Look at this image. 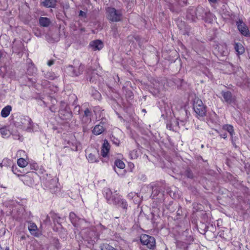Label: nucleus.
<instances>
[{
    "label": "nucleus",
    "instance_id": "obj_1",
    "mask_svg": "<svg viewBox=\"0 0 250 250\" xmlns=\"http://www.w3.org/2000/svg\"><path fill=\"white\" fill-rule=\"evenodd\" d=\"M186 17L191 22H195L197 20L202 19L206 22H210L213 20V15L207 8L199 5L196 8L189 7Z\"/></svg>",
    "mask_w": 250,
    "mask_h": 250
},
{
    "label": "nucleus",
    "instance_id": "obj_2",
    "mask_svg": "<svg viewBox=\"0 0 250 250\" xmlns=\"http://www.w3.org/2000/svg\"><path fill=\"white\" fill-rule=\"evenodd\" d=\"M14 125L18 128L25 129L28 132H32L34 129V123L28 116H21L14 121Z\"/></svg>",
    "mask_w": 250,
    "mask_h": 250
},
{
    "label": "nucleus",
    "instance_id": "obj_3",
    "mask_svg": "<svg viewBox=\"0 0 250 250\" xmlns=\"http://www.w3.org/2000/svg\"><path fill=\"white\" fill-rule=\"evenodd\" d=\"M42 183L44 188L52 193H55L59 190L58 179L52 178L50 175H48L46 174V176L43 175Z\"/></svg>",
    "mask_w": 250,
    "mask_h": 250
},
{
    "label": "nucleus",
    "instance_id": "obj_4",
    "mask_svg": "<svg viewBox=\"0 0 250 250\" xmlns=\"http://www.w3.org/2000/svg\"><path fill=\"white\" fill-rule=\"evenodd\" d=\"M191 230L186 229L181 235L182 241L178 243V246L184 250H188L189 245L194 241L193 237L191 235Z\"/></svg>",
    "mask_w": 250,
    "mask_h": 250
},
{
    "label": "nucleus",
    "instance_id": "obj_5",
    "mask_svg": "<svg viewBox=\"0 0 250 250\" xmlns=\"http://www.w3.org/2000/svg\"><path fill=\"white\" fill-rule=\"evenodd\" d=\"M193 109L197 115L204 117L206 115L207 106L199 98H196L193 101Z\"/></svg>",
    "mask_w": 250,
    "mask_h": 250
},
{
    "label": "nucleus",
    "instance_id": "obj_6",
    "mask_svg": "<svg viewBox=\"0 0 250 250\" xmlns=\"http://www.w3.org/2000/svg\"><path fill=\"white\" fill-rule=\"evenodd\" d=\"M106 15L109 21L117 22L121 20L122 13L121 11L116 10L113 7H108L106 8Z\"/></svg>",
    "mask_w": 250,
    "mask_h": 250
},
{
    "label": "nucleus",
    "instance_id": "obj_7",
    "mask_svg": "<svg viewBox=\"0 0 250 250\" xmlns=\"http://www.w3.org/2000/svg\"><path fill=\"white\" fill-rule=\"evenodd\" d=\"M84 237L89 244L93 245L95 241L99 238V234L95 228H87L84 229Z\"/></svg>",
    "mask_w": 250,
    "mask_h": 250
},
{
    "label": "nucleus",
    "instance_id": "obj_8",
    "mask_svg": "<svg viewBox=\"0 0 250 250\" xmlns=\"http://www.w3.org/2000/svg\"><path fill=\"white\" fill-rule=\"evenodd\" d=\"M140 242L143 245L151 250H154L156 247L155 239L154 237L143 234L140 236Z\"/></svg>",
    "mask_w": 250,
    "mask_h": 250
},
{
    "label": "nucleus",
    "instance_id": "obj_9",
    "mask_svg": "<svg viewBox=\"0 0 250 250\" xmlns=\"http://www.w3.org/2000/svg\"><path fill=\"white\" fill-rule=\"evenodd\" d=\"M84 69V65L80 63L79 66L69 65L67 67L69 74L72 77H78L81 75Z\"/></svg>",
    "mask_w": 250,
    "mask_h": 250
},
{
    "label": "nucleus",
    "instance_id": "obj_10",
    "mask_svg": "<svg viewBox=\"0 0 250 250\" xmlns=\"http://www.w3.org/2000/svg\"><path fill=\"white\" fill-rule=\"evenodd\" d=\"M36 175L37 173L34 171L27 172L25 174L21 175V180L24 184L29 186H32L34 183V176Z\"/></svg>",
    "mask_w": 250,
    "mask_h": 250
},
{
    "label": "nucleus",
    "instance_id": "obj_11",
    "mask_svg": "<svg viewBox=\"0 0 250 250\" xmlns=\"http://www.w3.org/2000/svg\"><path fill=\"white\" fill-rule=\"evenodd\" d=\"M236 25L238 30L242 35L245 37L250 36V30L242 20L239 19L238 21H236Z\"/></svg>",
    "mask_w": 250,
    "mask_h": 250
},
{
    "label": "nucleus",
    "instance_id": "obj_12",
    "mask_svg": "<svg viewBox=\"0 0 250 250\" xmlns=\"http://www.w3.org/2000/svg\"><path fill=\"white\" fill-rule=\"evenodd\" d=\"M113 205L122 208L124 210H126L128 208L127 203L125 199L122 198L121 195H117L116 198H114L112 204Z\"/></svg>",
    "mask_w": 250,
    "mask_h": 250
},
{
    "label": "nucleus",
    "instance_id": "obj_13",
    "mask_svg": "<svg viewBox=\"0 0 250 250\" xmlns=\"http://www.w3.org/2000/svg\"><path fill=\"white\" fill-rule=\"evenodd\" d=\"M59 116L62 120L70 121L73 117V113L69 107L65 109L59 110Z\"/></svg>",
    "mask_w": 250,
    "mask_h": 250
},
{
    "label": "nucleus",
    "instance_id": "obj_14",
    "mask_svg": "<svg viewBox=\"0 0 250 250\" xmlns=\"http://www.w3.org/2000/svg\"><path fill=\"white\" fill-rule=\"evenodd\" d=\"M12 49L13 52L18 54L22 53L23 50H25L23 43L21 40H16L15 39L13 42Z\"/></svg>",
    "mask_w": 250,
    "mask_h": 250
},
{
    "label": "nucleus",
    "instance_id": "obj_15",
    "mask_svg": "<svg viewBox=\"0 0 250 250\" xmlns=\"http://www.w3.org/2000/svg\"><path fill=\"white\" fill-rule=\"evenodd\" d=\"M103 193L104 197L106 199L107 202L109 204H112L114 198H116V196H117L118 194H112V192L111 190L108 188H106L104 189Z\"/></svg>",
    "mask_w": 250,
    "mask_h": 250
},
{
    "label": "nucleus",
    "instance_id": "obj_16",
    "mask_svg": "<svg viewBox=\"0 0 250 250\" xmlns=\"http://www.w3.org/2000/svg\"><path fill=\"white\" fill-rule=\"evenodd\" d=\"M163 191L157 187H153L151 197L152 199H161L163 196Z\"/></svg>",
    "mask_w": 250,
    "mask_h": 250
},
{
    "label": "nucleus",
    "instance_id": "obj_17",
    "mask_svg": "<svg viewBox=\"0 0 250 250\" xmlns=\"http://www.w3.org/2000/svg\"><path fill=\"white\" fill-rule=\"evenodd\" d=\"M215 49L218 52L217 55L220 57L227 56L228 54L227 46L226 44L217 45Z\"/></svg>",
    "mask_w": 250,
    "mask_h": 250
},
{
    "label": "nucleus",
    "instance_id": "obj_18",
    "mask_svg": "<svg viewBox=\"0 0 250 250\" xmlns=\"http://www.w3.org/2000/svg\"><path fill=\"white\" fill-rule=\"evenodd\" d=\"M110 146L106 139H104L102 145L101 155L103 157H106L109 153Z\"/></svg>",
    "mask_w": 250,
    "mask_h": 250
},
{
    "label": "nucleus",
    "instance_id": "obj_19",
    "mask_svg": "<svg viewBox=\"0 0 250 250\" xmlns=\"http://www.w3.org/2000/svg\"><path fill=\"white\" fill-rule=\"evenodd\" d=\"M222 96L225 100V101L228 104H231L234 103V99L233 98L231 92L230 91H224L221 92Z\"/></svg>",
    "mask_w": 250,
    "mask_h": 250
},
{
    "label": "nucleus",
    "instance_id": "obj_20",
    "mask_svg": "<svg viewBox=\"0 0 250 250\" xmlns=\"http://www.w3.org/2000/svg\"><path fill=\"white\" fill-rule=\"evenodd\" d=\"M92 113L91 110L88 108H86L84 110V114L82 118V121L85 123H90L91 121V117Z\"/></svg>",
    "mask_w": 250,
    "mask_h": 250
},
{
    "label": "nucleus",
    "instance_id": "obj_21",
    "mask_svg": "<svg viewBox=\"0 0 250 250\" xmlns=\"http://www.w3.org/2000/svg\"><path fill=\"white\" fill-rule=\"evenodd\" d=\"M89 46L92 47L94 50H100L103 48L104 45L101 40H96L91 42Z\"/></svg>",
    "mask_w": 250,
    "mask_h": 250
},
{
    "label": "nucleus",
    "instance_id": "obj_22",
    "mask_svg": "<svg viewBox=\"0 0 250 250\" xmlns=\"http://www.w3.org/2000/svg\"><path fill=\"white\" fill-rule=\"evenodd\" d=\"M104 129L103 123L101 122L99 125L95 126L92 130V133L95 135H98L102 134L104 131Z\"/></svg>",
    "mask_w": 250,
    "mask_h": 250
},
{
    "label": "nucleus",
    "instance_id": "obj_23",
    "mask_svg": "<svg viewBox=\"0 0 250 250\" xmlns=\"http://www.w3.org/2000/svg\"><path fill=\"white\" fill-rule=\"evenodd\" d=\"M66 147H70L73 151H78L80 147V144L76 140L68 141Z\"/></svg>",
    "mask_w": 250,
    "mask_h": 250
},
{
    "label": "nucleus",
    "instance_id": "obj_24",
    "mask_svg": "<svg viewBox=\"0 0 250 250\" xmlns=\"http://www.w3.org/2000/svg\"><path fill=\"white\" fill-rule=\"evenodd\" d=\"M167 6L169 10L173 13H178L181 11V7L177 3V1L175 4L169 2Z\"/></svg>",
    "mask_w": 250,
    "mask_h": 250
},
{
    "label": "nucleus",
    "instance_id": "obj_25",
    "mask_svg": "<svg viewBox=\"0 0 250 250\" xmlns=\"http://www.w3.org/2000/svg\"><path fill=\"white\" fill-rule=\"evenodd\" d=\"M208 224H206L205 222H200L199 227V231L200 233L203 234H205V233L208 232Z\"/></svg>",
    "mask_w": 250,
    "mask_h": 250
},
{
    "label": "nucleus",
    "instance_id": "obj_26",
    "mask_svg": "<svg viewBox=\"0 0 250 250\" xmlns=\"http://www.w3.org/2000/svg\"><path fill=\"white\" fill-rule=\"evenodd\" d=\"M56 3V0H41V3L46 7H54Z\"/></svg>",
    "mask_w": 250,
    "mask_h": 250
},
{
    "label": "nucleus",
    "instance_id": "obj_27",
    "mask_svg": "<svg viewBox=\"0 0 250 250\" xmlns=\"http://www.w3.org/2000/svg\"><path fill=\"white\" fill-rule=\"evenodd\" d=\"M180 112L184 116V117H182L181 119H177V120H179L181 122L184 123L188 118L189 115H190V113L185 108L181 109Z\"/></svg>",
    "mask_w": 250,
    "mask_h": 250
},
{
    "label": "nucleus",
    "instance_id": "obj_28",
    "mask_svg": "<svg viewBox=\"0 0 250 250\" xmlns=\"http://www.w3.org/2000/svg\"><path fill=\"white\" fill-rule=\"evenodd\" d=\"M12 110V106L7 105L5 106L1 111V116L3 118H6L9 116L11 111Z\"/></svg>",
    "mask_w": 250,
    "mask_h": 250
},
{
    "label": "nucleus",
    "instance_id": "obj_29",
    "mask_svg": "<svg viewBox=\"0 0 250 250\" xmlns=\"http://www.w3.org/2000/svg\"><path fill=\"white\" fill-rule=\"evenodd\" d=\"M234 49L236 52H237L238 55L243 54L245 52V48L240 42L235 43Z\"/></svg>",
    "mask_w": 250,
    "mask_h": 250
},
{
    "label": "nucleus",
    "instance_id": "obj_30",
    "mask_svg": "<svg viewBox=\"0 0 250 250\" xmlns=\"http://www.w3.org/2000/svg\"><path fill=\"white\" fill-rule=\"evenodd\" d=\"M184 175L185 176L188 178L190 179H194V178L196 177L191 169L189 167H187L186 168L184 172Z\"/></svg>",
    "mask_w": 250,
    "mask_h": 250
},
{
    "label": "nucleus",
    "instance_id": "obj_31",
    "mask_svg": "<svg viewBox=\"0 0 250 250\" xmlns=\"http://www.w3.org/2000/svg\"><path fill=\"white\" fill-rule=\"evenodd\" d=\"M39 23L41 26L48 27L50 23V20L49 18L46 17H41L39 19Z\"/></svg>",
    "mask_w": 250,
    "mask_h": 250
},
{
    "label": "nucleus",
    "instance_id": "obj_32",
    "mask_svg": "<svg viewBox=\"0 0 250 250\" xmlns=\"http://www.w3.org/2000/svg\"><path fill=\"white\" fill-rule=\"evenodd\" d=\"M28 223L29 224L28 227V229L31 234L32 235L36 234L38 229L35 223H31L30 222H28Z\"/></svg>",
    "mask_w": 250,
    "mask_h": 250
},
{
    "label": "nucleus",
    "instance_id": "obj_33",
    "mask_svg": "<svg viewBox=\"0 0 250 250\" xmlns=\"http://www.w3.org/2000/svg\"><path fill=\"white\" fill-rule=\"evenodd\" d=\"M69 218L73 226L74 227H77L78 225L77 221L79 220V219L73 212H71L70 213Z\"/></svg>",
    "mask_w": 250,
    "mask_h": 250
},
{
    "label": "nucleus",
    "instance_id": "obj_34",
    "mask_svg": "<svg viewBox=\"0 0 250 250\" xmlns=\"http://www.w3.org/2000/svg\"><path fill=\"white\" fill-rule=\"evenodd\" d=\"M88 161L91 163H97L99 162L98 157H97L94 154L92 153H89L86 156Z\"/></svg>",
    "mask_w": 250,
    "mask_h": 250
},
{
    "label": "nucleus",
    "instance_id": "obj_35",
    "mask_svg": "<svg viewBox=\"0 0 250 250\" xmlns=\"http://www.w3.org/2000/svg\"><path fill=\"white\" fill-rule=\"evenodd\" d=\"M50 217L53 220L54 223H57L59 225H61L60 222H59L60 219H61L60 217H59L58 214L53 211H51L49 213Z\"/></svg>",
    "mask_w": 250,
    "mask_h": 250
},
{
    "label": "nucleus",
    "instance_id": "obj_36",
    "mask_svg": "<svg viewBox=\"0 0 250 250\" xmlns=\"http://www.w3.org/2000/svg\"><path fill=\"white\" fill-rule=\"evenodd\" d=\"M114 165L117 168L120 169H123L125 167V164L123 161L120 159H117L114 162Z\"/></svg>",
    "mask_w": 250,
    "mask_h": 250
},
{
    "label": "nucleus",
    "instance_id": "obj_37",
    "mask_svg": "<svg viewBox=\"0 0 250 250\" xmlns=\"http://www.w3.org/2000/svg\"><path fill=\"white\" fill-rule=\"evenodd\" d=\"M223 129L227 131L231 136H232L234 133V129L232 125H226L223 126Z\"/></svg>",
    "mask_w": 250,
    "mask_h": 250
},
{
    "label": "nucleus",
    "instance_id": "obj_38",
    "mask_svg": "<svg viewBox=\"0 0 250 250\" xmlns=\"http://www.w3.org/2000/svg\"><path fill=\"white\" fill-rule=\"evenodd\" d=\"M72 101V105H75L77 104L78 99L77 97L74 94H71L69 95L68 102L70 104Z\"/></svg>",
    "mask_w": 250,
    "mask_h": 250
},
{
    "label": "nucleus",
    "instance_id": "obj_39",
    "mask_svg": "<svg viewBox=\"0 0 250 250\" xmlns=\"http://www.w3.org/2000/svg\"><path fill=\"white\" fill-rule=\"evenodd\" d=\"M17 164L19 167H24L27 166L28 163L24 159L21 158L18 159Z\"/></svg>",
    "mask_w": 250,
    "mask_h": 250
},
{
    "label": "nucleus",
    "instance_id": "obj_40",
    "mask_svg": "<svg viewBox=\"0 0 250 250\" xmlns=\"http://www.w3.org/2000/svg\"><path fill=\"white\" fill-rule=\"evenodd\" d=\"M125 90L126 98L129 100H132L134 98V95L131 90L127 88L125 89Z\"/></svg>",
    "mask_w": 250,
    "mask_h": 250
},
{
    "label": "nucleus",
    "instance_id": "obj_41",
    "mask_svg": "<svg viewBox=\"0 0 250 250\" xmlns=\"http://www.w3.org/2000/svg\"><path fill=\"white\" fill-rule=\"evenodd\" d=\"M194 211H198L203 210V206L199 203H194L192 204Z\"/></svg>",
    "mask_w": 250,
    "mask_h": 250
},
{
    "label": "nucleus",
    "instance_id": "obj_42",
    "mask_svg": "<svg viewBox=\"0 0 250 250\" xmlns=\"http://www.w3.org/2000/svg\"><path fill=\"white\" fill-rule=\"evenodd\" d=\"M200 222H205L206 224H210V219L208 218V215L206 213H203L201 216V221Z\"/></svg>",
    "mask_w": 250,
    "mask_h": 250
},
{
    "label": "nucleus",
    "instance_id": "obj_43",
    "mask_svg": "<svg viewBox=\"0 0 250 250\" xmlns=\"http://www.w3.org/2000/svg\"><path fill=\"white\" fill-rule=\"evenodd\" d=\"M44 77L48 80H54L55 78V76L54 73L51 72H47L44 74Z\"/></svg>",
    "mask_w": 250,
    "mask_h": 250
},
{
    "label": "nucleus",
    "instance_id": "obj_44",
    "mask_svg": "<svg viewBox=\"0 0 250 250\" xmlns=\"http://www.w3.org/2000/svg\"><path fill=\"white\" fill-rule=\"evenodd\" d=\"M69 104L68 103L65 102L64 101H61L60 102V109L62 110L63 109H65L66 108L69 107Z\"/></svg>",
    "mask_w": 250,
    "mask_h": 250
},
{
    "label": "nucleus",
    "instance_id": "obj_45",
    "mask_svg": "<svg viewBox=\"0 0 250 250\" xmlns=\"http://www.w3.org/2000/svg\"><path fill=\"white\" fill-rule=\"evenodd\" d=\"M12 162L8 158H4L2 161V164L5 167H8L11 165Z\"/></svg>",
    "mask_w": 250,
    "mask_h": 250
},
{
    "label": "nucleus",
    "instance_id": "obj_46",
    "mask_svg": "<svg viewBox=\"0 0 250 250\" xmlns=\"http://www.w3.org/2000/svg\"><path fill=\"white\" fill-rule=\"evenodd\" d=\"M8 132L9 131L5 128H1L0 129V134L3 137H6L8 134Z\"/></svg>",
    "mask_w": 250,
    "mask_h": 250
},
{
    "label": "nucleus",
    "instance_id": "obj_47",
    "mask_svg": "<svg viewBox=\"0 0 250 250\" xmlns=\"http://www.w3.org/2000/svg\"><path fill=\"white\" fill-rule=\"evenodd\" d=\"M177 207H178V209L176 212V218L175 219H179L180 217L183 215V211L182 210L181 207L179 206H177Z\"/></svg>",
    "mask_w": 250,
    "mask_h": 250
},
{
    "label": "nucleus",
    "instance_id": "obj_48",
    "mask_svg": "<svg viewBox=\"0 0 250 250\" xmlns=\"http://www.w3.org/2000/svg\"><path fill=\"white\" fill-rule=\"evenodd\" d=\"M177 3L180 7L187 5L188 0H176Z\"/></svg>",
    "mask_w": 250,
    "mask_h": 250
},
{
    "label": "nucleus",
    "instance_id": "obj_49",
    "mask_svg": "<svg viewBox=\"0 0 250 250\" xmlns=\"http://www.w3.org/2000/svg\"><path fill=\"white\" fill-rule=\"evenodd\" d=\"M81 107L79 105H75L73 112L74 114L79 115L80 113Z\"/></svg>",
    "mask_w": 250,
    "mask_h": 250
},
{
    "label": "nucleus",
    "instance_id": "obj_50",
    "mask_svg": "<svg viewBox=\"0 0 250 250\" xmlns=\"http://www.w3.org/2000/svg\"><path fill=\"white\" fill-rule=\"evenodd\" d=\"M33 32L34 33V35L38 37H40L42 36V33L41 30L38 28L34 29Z\"/></svg>",
    "mask_w": 250,
    "mask_h": 250
},
{
    "label": "nucleus",
    "instance_id": "obj_51",
    "mask_svg": "<svg viewBox=\"0 0 250 250\" xmlns=\"http://www.w3.org/2000/svg\"><path fill=\"white\" fill-rule=\"evenodd\" d=\"M112 34H113V36L114 37V38H117L119 34H118V30H117V27H114V28H112Z\"/></svg>",
    "mask_w": 250,
    "mask_h": 250
},
{
    "label": "nucleus",
    "instance_id": "obj_52",
    "mask_svg": "<svg viewBox=\"0 0 250 250\" xmlns=\"http://www.w3.org/2000/svg\"><path fill=\"white\" fill-rule=\"evenodd\" d=\"M111 141L113 142L114 144H115L116 146H119L120 144V141L117 138H116L115 137L112 136L111 138Z\"/></svg>",
    "mask_w": 250,
    "mask_h": 250
},
{
    "label": "nucleus",
    "instance_id": "obj_53",
    "mask_svg": "<svg viewBox=\"0 0 250 250\" xmlns=\"http://www.w3.org/2000/svg\"><path fill=\"white\" fill-rule=\"evenodd\" d=\"M96 228V230H103L105 229L106 228L104 226L102 225L101 224H100L99 225H97L96 227H95Z\"/></svg>",
    "mask_w": 250,
    "mask_h": 250
},
{
    "label": "nucleus",
    "instance_id": "obj_54",
    "mask_svg": "<svg viewBox=\"0 0 250 250\" xmlns=\"http://www.w3.org/2000/svg\"><path fill=\"white\" fill-rule=\"evenodd\" d=\"M174 207L177 208V206L176 205L172 206V205L169 204L167 207V209H168L170 212H173Z\"/></svg>",
    "mask_w": 250,
    "mask_h": 250
},
{
    "label": "nucleus",
    "instance_id": "obj_55",
    "mask_svg": "<svg viewBox=\"0 0 250 250\" xmlns=\"http://www.w3.org/2000/svg\"><path fill=\"white\" fill-rule=\"evenodd\" d=\"M50 215L49 216V215H47L46 216V218L45 219H44L43 220V222L44 223L46 224V225H47V224H51V220H50Z\"/></svg>",
    "mask_w": 250,
    "mask_h": 250
},
{
    "label": "nucleus",
    "instance_id": "obj_56",
    "mask_svg": "<svg viewBox=\"0 0 250 250\" xmlns=\"http://www.w3.org/2000/svg\"><path fill=\"white\" fill-rule=\"evenodd\" d=\"M54 243L55 247L57 249H59L61 248L60 244L59 243L58 239H55Z\"/></svg>",
    "mask_w": 250,
    "mask_h": 250
},
{
    "label": "nucleus",
    "instance_id": "obj_57",
    "mask_svg": "<svg viewBox=\"0 0 250 250\" xmlns=\"http://www.w3.org/2000/svg\"><path fill=\"white\" fill-rule=\"evenodd\" d=\"M17 167H14V166H12V167H11V170H12V172L14 174H16V175H18L19 176L20 174L17 173V172L18 171L17 170Z\"/></svg>",
    "mask_w": 250,
    "mask_h": 250
},
{
    "label": "nucleus",
    "instance_id": "obj_58",
    "mask_svg": "<svg viewBox=\"0 0 250 250\" xmlns=\"http://www.w3.org/2000/svg\"><path fill=\"white\" fill-rule=\"evenodd\" d=\"M132 158H136L137 156H136V151L134 150L131 151L130 153Z\"/></svg>",
    "mask_w": 250,
    "mask_h": 250
},
{
    "label": "nucleus",
    "instance_id": "obj_59",
    "mask_svg": "<svg viewBox=\"0 0 250 250\" xmlns=\"http://www.w3.org/2000/svg\"><path fill=\"white\" fill-rule=\"evenodd\" d=\"M105 249L106 250H116L114 248L109 245H107L105 246Z\"/></svg>",
    "mask_w": 250,
    "mask_h": 250
},
{
    "label": "nucleus",
    "instance_id": "obj_60",
    "mask_svg": "<svg viewBox=\"0 0 250 250\" xmlns=\"http://www.w3.org/2000/svg\"><path fill=\"white\" fill-rule=\"evenodd\" d=\"M79 16L83 17H86V14L85 12L81 10L79 12Z\"/></svg>",
    "mask_w": 250,
    "mask_h": 250
},
{
    "label": "nucleus",
    "instance_id": "obj_61",
    "mask_svg": "<svg viewBox=\"0 0 250 250\" xmlns=\"http://www.w3.org/2000/svg\"><path fill=\"white\" fill-rule=\"evenodd\" d=\"M28 81L31 82V83L32 84H34L36 83V80L35 79H33V78H28Z\"/></svg>",
    "mask_w": 250,
    "mask_h": 250
},
{
    "label": "nucleus",
    "instance_id": "obj_62",
    "mask_svg": "<svg viewBox=\"0 0 250 250\" xmlns=\"http://www.w3.org/2000/svg\"><path fill=\"white\" fill-rule=\"evenodd\" d=\"M54 63V60H50L47 62V65L49 66H51Z\"/></svg>",
    "mask_w": 250,
    "mask_h": 250
},
{
    "label": "nucleus",
    "instance_id": "obj_63",
    "mask_svg": "<svg viewBox=\"0 0 250 250\" xmlns=\"http://www.w3.org/2000/svg\"><path fill=\"white\" fill-rule=\"evenodd\" d=\"M235 140H236V139L235 138H233V137L231 136V142H232V144L233 146H235V147H236L237 146L236 145V144H235Z\"/></svg>",
    "mask_w": 250,
    "mask_h": 250
},
{
    "label": "nucleus",
    "instance_id": "obj_64",
    "mask_svg": "<svg viewBox=\"0 0 250 250\" xmlns=\"http://www.w3.org/2000/svg\"><path fill=\"white\" fill-rule=\"evenodd\" d=\"M220 136L221 138L226 139L227 137V134L226 132H224L223 133H221L220 134Z\"/></svg>",
    "mask_w": 250,
    "mask_h": 250
}]
</instances>
